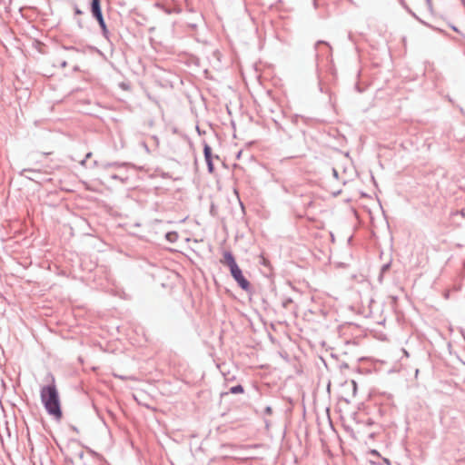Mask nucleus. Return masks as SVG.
I'll use <instances>...</instances> for the list:
<instances>
[{"label":"nucleus","instance_id":"nucleus-4","mask_svg":"<svg viewBox=\"0 0 465 465\" xmlns=\"http://www.w3.org/2000/svg\"><path fill=\"white\" fill-rule=\"evenodd\" d=\"M92 13L94 16L102 15L101 7H100V0H93L92 1Z\"/></svg>","mask_w":465,"mask_h":465},{"label":"nucleus","instance_id":"nucleus-1","mask_svg":"<svg viewBox=\"0 0 465 465\" xmlns=\"http://www.w3.org/2000/svg\"><path fill=\"white\" fill-rule=\"evenodd\" d=\"M41 400L50 415L56 420L62 418L59 394L54 383L42 388Z\"/></svg>","mask_w":465,"mask_h":465},{"label":"nucleus","instance_id":"nucleus-5","mask_svg":"<svg viewBox=\"0 0 465 465\" xmlns=\"http://www.w3.org/2000/svg\"><path fill=\"white\" fill-rule=\"evenodd\" d=\"M166 239L171 242H174L177 241L178 239V233L175 232H167L166 233Z\"/></svg>","mask_w":465,"mask_h":465},{"label":"nucleus","instance_id":"nucleus-6","mask_svg":"<svg viewBox=\"0 0 465 465\" xmlns=\"http://www.w3.org/2000/svg\"><path fill=\"white\" fill-rule=\"evenodd\" d=\"M204 156H205V160H209V159H212V149L209 145H205L204 146Z\"/></svg>","mask_w":465,"mask_h":465},{"label":"nucleus","instance_id":"nucleus-2","mask_svg":"<svg viewBox=\"0 0 465 465\" xmlns=\"http://www.w3.org/2000/svg\"><path fill=\"white\" fill-rule=\"evenodd\" d=\"M231 274L233 277V279L237 282L239 286L245 290L249 291L250 289V282L244 278L242 270L239 268L238 265H235L232 269H230Z\"/></svg>","mask_w":465,"mask_h":465},{"label":"nucleus","instance_id":"nucleus-9","mask_svg":"<svg viewBox=\"0 0 465 465\" xmlns=\"http://www.w3.org/2000/svg\"><path fill=\"white\" fill-rule=\"evenodd\" d=\"M206 163L208 164V169L210 171V173H213V162H212V159H209V160H206Z\"/></svg>","mask_w":465,"mask_h":465},{"label":"nucleus","instance_id":"nucleus-7","mask_svg":"<svg viewBox=\"0 0 465 465\" xmlns=\"http://www.w3.org/2000/svg\"><path fill=\"white\" fill-rule=\"evenodd\" d=\"M94 17L97 19V21H98V23H99L100 26L102 27V29H103L104 31H105V30H106V25H105V23H104V21L103 15H96V16H94Z\"/></svg>","mask_w":465,"mask_h":465},{"label":"nucleus","instance_id":"nucleus-8","mask_svg":"<svg viewBox=\"0 0 465 465\" xmlns=\"http://www.w3.org/2000/svg\"><path fill=\"white\" fill-rule=\"evenodd\" d=\"M230 391L233 394H236V393H242L243 392V388L241 386V385H237V386H234V387H232L230 389Z\"/></svg>","mask_w":465,"mask_h":465},{"label":"nucleus","instance_id":"nucleus-3","mask_svg":"<svg viewBox=\"0 0 465 465\" xmlns=\"http://www.w3.org/2000/svg\"><path fill=\"white\" fill-rule=\"evenodd\" d=\"M221 262L232 269L237 265L232 254L230 252H224Z\"/></svg>","mask_w":465,"mask_h":465}]
</instances>
